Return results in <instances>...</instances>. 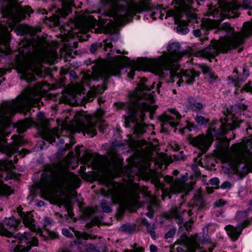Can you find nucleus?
Wrapping results in <instances>:
<instances>
[{
    "label": "nucleus",
    "mask_w": 252,
    "mask_h": 252,
    "mask_svg": "<svg viewBox=\"0 0 252 252\" xmlns=\"http://www.w3.org/2000/svg\"><path fill=\"white\" fill-rule=\"evenodd\" d=\"M136 62L137 63L142 65H146L149 63L148 58L143 57H138Z\"/></svg>",
    "instance_id": "obj_49"
},
{
    "label": "nucleus",
    "mask_w": 252,
    "mask_h": 252,
    "mask_svg": "<svg viewBox=\"0 0 252 252\" xmlns=\"http://www.w3.org/2000/svg\"><path fill=\"white\" fill-rule=\"evenodd\" d=\"M66 210L67 212V214H64L65 218H66V219H68L69 218H72L73 216L74 215L72 210L71 207L69 206L68 205H66Z\"/></svg>",
    "instance_id": "obj_50"
},
{
    "label": "nucleus",
    "mask_w": 252,
    "mask_h": 252,
    "mask_svg": "<svg viewBox=\"0 0 252 252\" xmlns=\"http://www.w3.org/2000/svg\"><path fill=\"white\" fill-rule=\"evenodd\" d=\"M152 183L157 187H160L161 183L158 177L155 176L152 179Z\"/></svg>",
    "instance_id": "obj_58"
},
{
    "label": "nucleus",
    "mask_w": 252,
    "mask_h": 252,
    "mask_svg": "<svg viewBox=\"0 0 252 252\" xmlns=\"http://www.w3.org/2000/svg\"><path fill=\"white\" fill-rule=\"evenodd\" d=\"M200 73L194 69L186 70L185 72V76L186 78V83L189 85H192L195 82V79L199 76Z\"/></svg>",
    "instance_id": "obj_30"
},
{
    "label": "nucleus",
    "mask_w": 252,
    "mask_h": 252,
    "mask_svg": "<svg viewBox=\"0 0 252 252\" xmlns=\"http://www.w3.org/2000/svg\"><path fill=\"white\" fill-rule=\"evenodd\" d=\"M201 26L202 29L206 31L205 36L201 37L202 32L199 29L194 30L193 34L195 37H200L199 40L200 41V44L203 45L205 43L206 41H208L209 40V37L207 35L209 34V31L213 29H219L220 27V24L219 22L215 20L207 19L202 22Z\"/></svg>",
    "instance_id": "obj_13"
},
{
    "label": "nucleus",
    "mask_w": 252,
    "mask_h": 252,
    "mask_svg": "<svg viewBox=\"0 0 252 252\" xmlns=\"http://www.w3.org/2000/svg\"><path fill=\"white\" fill-rule=\"evenodd\" d=\"M251 210V208H249L246 211L237 212L235 217L236 220L240 222H243V223L239 224L237 227L229 225L225 227L227 234L233 241L238 240L243 229L249 225L250 223L247 219Z\"/></svg>",
    "instance_id": "obj_10"
},
{
    "label": "nucleus",
    "mask_w": 252,
    "mask_h": 252,
    "mask_svg": "<svg viewBox=\"0 0 252 252\" xmlns=\"http://www.w3.org/2000/svg\"><path fill=\"white\" fill-rule=\"evenodd\" d=\"M181 240L183 243L186 244L189 241V238L187 234L184 233L181 236Z\"/></svg>",
    "instance_id": "obj_61"
},
{
    "label": "nucleus",
    "mask_w": 252,
    "mask_h": 252,
    "mask_svg": "<svg viewBox=\"0 0 252 252\" xmlns=\"http://www.w3.org/2000/svg\"><path fill=\"white\" fill-rule=\"evenodd\" d=\"M85 249L88 252H100L98 248L91 244H87Z\"/></svg>",
    "instance_id": "obj_43"
},
{
    "label": "nucleus",
    "mask_w": 252,
    "mask_h": 252,
    "mask_svg": "<svg viewBox=\"0 0 252 252\" xmlns=\"http://www.w3.org/2000/svg\"><path fill=\"white\" fill-rule=\"evenodd\" d=\"M63 7L67 6L68 7L65 12L60 8H57L56 5H53L49 8L50 12L55 10V13H53L49 17H45L44 22L50 27H59L61 25V19L65 17L71 12V6L73 4V0H60Z\"/></svg>",
    "instance_id": "obj_8"
},
{
    "label": "nucleus",
    "mask_w": 252,
    "mask_h": 252,
    "mask_svg": "<svg viewBox=\"0 0 252 252\" xmlns=\"http://www.w3.org/2000/svg\"><path fill=\"white\" fill-rule=\"evenodd\" d=\"M146 83H144L139 86V93L137 92L129 93L128 94V99L126 102L117 101L113 104V106L116 108V110L122 109L123 110H157L158 106L154 104L155 102V92L151 93L145 92L151 91L154 89L156 85V90L159 94L160 88L162 83L158 82L157 84L154 82L150 87L147 84V80Z\"/></svg>",
    "instance_id": "obj_3"
},
{
    "label": "nucleus",
    "mask_w": 252,
    "mask_h": 252,
    "mask_svg": "<svg viewBox=\"0 0 252 252\" xmlns=\"http://www.w3.org/2000/svg\"><path fill=\"white\" fill-rule=\"evenodd\" d=\"M135 5H138V4L134 3L132 6L129 7L128 8H127V7L124 5H123V4L120 5L119 6V11L120 12H125V14L123 15H122V16L124 17L127 20L132 21L133 20V18L134 16H133L132 18H130L129 17H128L126 15V13L130 10L131 8L134 7L135 6Z\"/></svg>",
    "instance_id": "obj_35"
},
{
    "label": "nucleus",
    "mask_w": 252,
    "mask_h": 252,
    "mask_svg": "<svg viewBox=\"0 0 252 252\" xmlns=\"http://www.w3.org/2000/svg\"><path fill=\"white\" fill-rule=\"evenodd\" d=\"M60 181L63 185H71L75 181H77L74 174L69 175L66 173H63L61 175ZM78 181H80L79 179Z\"/></svg>",
    "instance_id": "obj_29"
},
{
    "label": "nucleus",
    "mask_w": 252,
    "mask_h": 252,
    "mask_svg": "<svg viewBox=\"0 0 252 252\" xmlns=\"http://www.w3.org/2000/svg\"><path fill=\"white\" fill-rule=\"evenodd\" d=\"M189 141L190 144L198 147L202 154H205L207 151L211 144L204 135L190 138Z\"/></svg>",
    "instance_id": "obj_19"
},
{
    "label": "nucleus",
    "mask_w": 252,
    "mask_h": 252,
    "mask_svg": "<svg viewBox=\"0 0 252 252\" xmlns=\"http://www.w3.org/2000/svg\"><path fill=\"white\" fill-rule=\"evenodd\" d=\"M158 63L164 70H170L173 65L172 59L168 55L161 56Z\"/></svg>",
    "instance_id": "obj_27"
},
{
    "label": "nucleus",
    "mask_w": 252,
    "mask_h": 252,
    "mask_svg": "<svg viewBox=\"0 0 252 252\" xmlns=\"http://www.w3.org/2000/svg\"><path fill=\"white\" fill-rule=\"evenodd\" d=\"M209 83L210 84H213L215 81L218 78V76L215 75V73L213 72L210 73L209 75Z\"/></svg>",
    "instance_id": "obj_52"
},
{
    "label": "nucleus",
    "mask_w": 252,
    "mask_h": 252,
    "mask_svg": "<svg viewBox=\"0 0 252 252\" xmlns=\"http://www.w3.org/2000/svg\"><path fill=\"white\" fill-rule=\"evenodd\" d=\"M173 180V177L169 175H167L164 177L165 182L169 184H172Z\"/></svg>",
    "instance_id": "obj_64"
},
{
    "label": "nucleus",
    "mask_w": 252,
    "mask_h": 252,
    "mask_svg": "<svg viewBox=\"0 0 252 252\" xmlns=\"http://www.w3.org/2000/svg\"><path fill=\"white\" fill-rule=\"evenodd\" d=\"M62 234L65 237L67 238H73V234L70 231V230L66 228H63L62 229Z\"/></svg>",
    "instance_id": "obj_54"
},
{
    "label": "nucleus",
    "mask_w": 252,
    "mask_h": 252,
    "mask_svg": "<svg viewBox=\"0 0 252 252\" xmlns=\"http://www.w3.org/2000/svg\"><path fill=\"white\" fill-rule=\"evenodd\" d=\"M197 128H197V125H194L192 123H191L190 122H188L187 126L184 129H182L181 132L182 133H183V131L186 129H188L189 131H191L193 129H194V130L197 129Z\"/></svg>",
    "instance_id": "obj_47"
},
{
    "label": "nucleus",
    "mask_w": 252,
    "mask_h": 252,
    "mask_svg": "<svg viewBox=\"0 0 252 252\" xmlns=\"http://www.w3.org/2000/svg\"><path fill=\"white\" fill-rule=\"evenodd\" d=\"M19 142H13L11 144H6L2 147L3 152L7 156H11L15 153H19Z\"/></svg>",
    "instance_id": "obj_24"
},
{
    "label": "nucleus",
    "mask_w": 252,
    "mask_h": 252,
    "mask_svg": "<svg viewBox=\"0 0 252 252\" xmlns=\"http://www.w3.org/2000/svg\"><path fill=\"white\" fill-rule=\"evenodd\" d=\"M100 208L103 212L106 213L112 212V209L105 200H103L100 204Z\"/></svg>",
    "instance_id": "obj_41"
},
{
    "label": "nucleus",
    "mask_w": 252,
    "mask_h": 252,
    "mask_svg": "<svg viewBox=\"0 0 252 252\" xmlns=\"http://www.w3.org/2000/svg\"><path fill=\"white\" fill-rule=\"evenodd\" d=\"M187 248L188 252H195L199 248V246L195 243H191L188 245Z\"/></svg>",
    "instance_id": "obj_45"
},
{
    "label": "nucleus",
    "mask_w": 252,
    "mask_h": 252,
    "mask_svg": "<svg viewBox=\"0 0 252 252\" xmlns=\"http://www.w3.org/2000/svg\"><path fill=\"white\" fill-rule=\"evenodd\" d=\"M234 73H236L233 78L231 76H228V80H231L234 84L235 87H239V85L243 83L249 76L250 72L247 67H243L242 73H239L237 71L235 70Z\"/></svg>",
    "instance_id": "obj_21"
},
{
    "label": "nucleus",
    "mask_w": 252,
    "mask_h": 252,
    "mask_svg": "<svg viewBox=\"0 0 252 252\" xmlns=\"http://www.w3.org/2000/svg\"><path fill=\"white\" fill-rule=\"evenodd\" d=\"M40 184L42 189H49L52 184L51 176L46 173L44 172L41 174L40 177Z\"/></svg>",
    "instance_id": "obj_31"
},
{
    "label": "nucleus",
    "mask_w": 252,
    "mask_h": 252,
    "mask_svg": "<svg viewBox=\"0 0 252 252\" xmlns=\"http://www.w3.org/2000/svg\"><path fill=\"white\" fill-rule=\"evenodd\" d=\"M186 210L182 212L176 207L171 208L169 211V217L171 218H175L176 222L178 224H182L183 223V214L186 212Z\"/></svg>",
    "instance_id": "obj_28"
},
{
    "label": "nucleus",
    "mask_w": 252,
    "mask_h": 252,
    "mask_svg": "<svg viewBox=\"0 0 252 252\" xmlns=\"http://www.w3.org/2000/svg\"><path fill=\"white\" fill-rule=\"evenodd\" d=\"M94 97V94L92 91H89L86 95L81 99H77L74 95L71 97L69 94H63L59 99L61 103L69 104L70 106H83L88 102H92Z\"/></svg>",
    "instance_id": "obj_12"
},
{
    "label": "nucleus",
    "mask_w": 252,
    "mask_h": 252,
    "mask_svg": "<svg viewBox=\"0 0 252 252\" xmlns=\"http://www.w3.org/2000/svg\"><path fill=\"white\" fill-rule=\"evenodd\" d=\"M231 187V184L228 181L224 182L220 186V188L222 189H229Z\"/></svg>",
    "instance_id": "obj_56"
},
{
    "label": "nucleus",
    "mask_w": 252,
    "mask_h": 252,
    "mask_svg": "<svg viewBox=\"0 0 252 252\" xmlns=\"http://www.w3.org/2000/svg\"><path fill=\"white\" fill-rule=\"evenodd\" d=\"M102 220V217H101L100 216H95L94 218H93L92 219H91V220L90 222H88L86 224V227L88 228H91L94 225H96L98 226H99V225L101 224Z\"/></svg>",
    "instance_id": "obj_36"
},
{
    "label": "nucleus",
    "mask_w": 252,
    "mask_h": 252,
    "mask_svg": "<svg viewBox=\"0 0 252 252\" xmlns=\"http://www.w3.org/2000/svg\"><path fill=\"white\" fill-rule=\"evenodd\" d=\"M221 29L227 33H230L233 31V29L231 27L230 24L228 22L223 23L221 24Z\"/></svg>",
    "instance_id": "obj_42"
},
{
    "label": "nucleus",
    "mask_w": 252,
    "mask_h": 252,
    "mask_svg": "<svg viewBox=\"0 0 252 252\" xmlns=\"http://www.w3.org/2000/svg\"><path fill=\"white\" fill-rule=\"evenodd\" d=\"M88 111H76L74 116L75 123L77 126L82 129L83 131L90 134L92 133L94 135L96 134V128L97 127V115H102L104 111H96L100 112L95 114L94 116H92L90 114H82L80 112L86 113Z\"/></svg>",
    "instance_id": "obj_7"
},
{
    "label": "nucleus",
    "mask_w": 252,
    "mask_h": 252,
    "mask_svg": "<svg viewBox=\"0 0 252 252\" xmlns=\"http://www.w3.org/2000/svg\"><path fill=\"white\" fill-rule=\"evenodd\" d=\"M17 226L18 221L13 217L5 219L0 223V235L8 237L9 242H18V244L14 248V252H28L32 247L38 245V240L30 233H18L15 235L13 231Z\"/></svg>",
    "instance_id": "obj_4"
},
{
    "label": "nucleus",
    "mask_w": 252,
    "mask_h": 252,
    "mask_svg": "<svg viewBox=\"0 0 252 252\" xmlns=\"http://www.w3.org/2000/svg\"><path fill=\"white\" fill-rule=\"evenodd\" d=\"M202 70L204 74L209 75L210 73L212 72L210 68L207 66H203L202 68Z\"/></svg>",
    "instance_id": "obj_62"
},
{
    "label": "nucleus",
    "mask_w": 252,
    "mask_h": 252,
    "mask_svg": "<svg viewBox=\"0 0 252 252\" xmlns=\"http://www.w3.org/2000/svg\"><path fill=\"white\" fill-rule=\"evenodd\" d=\"M124 252H144V248L142 247H138L137 249H132V250H125Z\"/></svg>",
    "instance_id": "obj_57"
},
{
    "label": "nucleus",
    "mask_w": 252,
    "mask_h": 252,
    "mask_svg": "<svg viewBox=\"0 0 252 252\" xmlns=\"http://www.w3.org/2000/svg\"><path fill=\"white\" fill-rule=\"evenodd\" d=\"M209 13L210 16L215 17L218 14L219 10L216 7L211 6L209 8Z\"/></svg>",
    "instance_id": "obj_51"
},
{
    "label": "nucleus",
    "mask_w": 252,
    "mask_h": 252,
    "mask_svg": "<svg viewBox=\"0 0 252 252\" xmlns=\"http://www.w3.org/2000/svg\"><path fill=\"white\" fill-rule=\"evenodd\" d=\"M145 111H127V115L124 116L125 119V125L126 127H130V123H135L138 125L140 122H143L145 120Z\"/></svg>",
    "instance_id": "obj_17"
},
{
    "label": "nucleus",
    "mask_w": 252,
    "mask_h": 252,
    "mask_svg": "<svg viewBox=\"0 0 252 252\" xmlns=\"http://www.w3.org/2000/svg\"><path fill=\"white\" fill-rule=\"evenodd\" d=\"M237 108L239 109V110H247V106L242 103H238L237 104Z\"/></svg>",
    "instance_id": "obj_60"
},
{
    "label": "nucleus",
    "mask_w": 252,
    "mask_h": 252,
    "mask_svg": "<svg viewBox=\"0 0 252 252\" xmlns=\"http://www.w3.org/2000/svg\"><path fill=\"white\" fill-rule=\"evenodd\" d=\"M231 164L237 171H243L251 165L249 157L246 154L240 153L236 154L231 159Z\"/></svg>",
    "instance_id": "obj_14"
},
{
    "label": "nucleus",
    "mask_w": 252,
    "mask_h": 252,
    "mask_svg": "<svg viewBox=\"0 0 252 252\" xmlns=\"http://www.w3.org/2000/svg\"><path fill=\"white\" fill-rule=\"evenodd\" d=\"M195 120L196 122L200 126H206L209 124L210 121L209 118L198 114L195 117Z\"/></svg>",
    "instance_id": "obj_38"
},
{
    "label": "nucleus",
    "mask_w": 252,
    "mask_h": 252,
    "mask_svg": "<svg viewBox=\"0 0 252 252\" xmlns=\"http://www.w3.org/2000/svg\"><path fill=\"white\" fill-rule=\"evenodd\" d=\"M121 70L119 68H112L107 70H103L100 72L99 77L103 81V88L105 91L107 88L109 80L112 76H121Z\"/></svg>",
    "instance_id": "obj_18"
},
{
    "label": "nucleus",
    "mask_w": 252,
    "mask_h": 252,
    "mask_svg": "<svg viewBox=\"0 0 252 252\" xmlns=\"http://www.w3.org/2000/svg\"><path fill=\"white\" fill-rule=\"evenodd\" d=\"M103 44L104 46L102 48V50H104L105 51H107L108 48L111 49L113 47L112 42L110 41L108 38L104 39Z\"/></svg>",
    "instance_id": "obj_44"
},
{
    "label": "nucleus",
    "mask_w": 252,
    "mask_h": 252,
    "mask_svg": "<svg viewBox=\"0 0 252 252\" xmlns=\"http://www.w3.org/2000/svg\"><path fill=\"white\" fill-rule=\"evenodd\" d=\"M22 49L20 54L23 57L21 59L19 55L16 57L15 68L20 76V79L30 83L38 78L44 76V66L38 64L36 61L31 56V49L33 45L32 39L24 38L20 42Z\"/></svg>",
    "instance_id": "obj_2"
},
{
    "label": "nucleus",
    "mask_w": 252,
    "mask_h": 252,
    "mask_svg": "<svg viewBox=\"0 0 252 252\" xmlns=\"http://www.w3.org/2000/svg\"><path fill=\"white\" fill-rule=\"evenodd\" d=\"M187 107L189 110H200L204 108V105L193 97H189L187 101Z\"/></svg>",
    "instance_id": "obj_25"
},
{
    "label": "nucleus",
    "mask_w": 252,
    "mask_h": 252,
    "mask_svg": "<svg viewBox=\"0 0 252 252\" xmlns=\"http://www.w3.org/2000/svg\"><path fill=\"white\" fill-rule=\"evenodd\" d=\"M135 229V225L129 223L123 224L120 227V231L127 234H132Z\"/></svg>",
    "instance_id": "obj_37"
},
{
    "label": "nucleus",
    "mask_w": 252,
    "mask_h": 252,
    "mask_svg": "<svg viewBox=\"0 0 252 252\" xmlns=\"http://www.w3.org/2000/svg\"><path fill=\"white\" fill-rule=\"evenodd\" d=\"M123 159L120 158H116L112 162V166L113 171L118 172L121 170L123 166Z\"/></svg>",
    "instance_id": "obj_34"
},
{
    "label": "nucleus",
    "mask_w": 252,
    "mask_h": 252,
    "mask_svg": "<svg viewBox=\"0 0 252 252\" xmlns=\"http://www.w3.org/2000/svg\"><path fill=\"white\" fill-rule=\"evenodd\" d=\"M20 209H22V208L19 207L18 208L19 215L22 219L25 225L28 227L32 230L35 231L36 230V226L34 224V220L33 218V215L31 212H27L26 213H25L24 212L21 211Z\"/></svg>",
    "instance_id": "obj_22"
},
{
    "label": "nucleus",
    "mask_w": 252,
    "mask_h": 252,
    "mask_svg": "<svg viewBox=\"0 0 252 252\" xmlns=\"http://www.w3.org/2000/svg\"><path fill=\"white\" fill-rule=\"evenodd\" d=\"M223 116L220 121L213 120L209 124L207 133L211 138L219 140L229 130H232L240 126L241 121L235 117L232 111H222Z\"/></svg>",
    "instance_id": "obj_5"
},
{
    "label": "nucleus",
    "mask_w": 252,
    "mask_h": 252,
    "mask_svg": "<svg viewBox=\"0 0 252 252\" xmlns=\"http://www.w3.org/2000/svg\"><path fill=\"white\" fill-rule=\"evenodd\" d=\"M15 32L17 35L22 36H25L28 34L27 32L21 27H18L15 29Z\"/></svg>",
    "instance_id": "obj_48"
},
{
    "label": "nucleus",
    "mask_w": 252,
    "mask_h": 252,
    "mask_svg": "<svg viewBox=\"0 0 252 252\" xmlns=\"http://www.w3.org/2000/svg\"><path fill=\"white\" fill-rule=\"evenodd\" d=\"M160 9H163L162 5L158 4L155 6H151L147 0H142L140 5H135L134 7L131 8L130 10L126 13V15L132 18L133 16H135L137 14L156 10V11H152L151 14V18L156 20L158 17V15L161 14L160 13Z\"/></svg>",
    "instance_id": "obj_11"
},
{
    "label": "nucleus",
    "mask_w": 252,
    "mask_h": 252,
    "mask_svg": "<svg viewBox=\"0 0 252 252\" xmlns=\"http://www.w3.org/2000/svg\"><path fill=\"white\" fill-rule=\"evenodd\" d=\"M176 232V229L171 228L170 229L165 235V238L168 239L172 238L175 235Z\"/></svg>",
    "instance_id": "obj_55"
},
{
    "label": "nucleus",
    "mask_w": 252,
    "mask_h": 252,
    "mask_svg": "<svg viewBox=\"0 0 252 252\" xmlns=\"http://www.w3.org/2000/svg\"><path fill=\"white\" fill-rule=\"evenodd\" d=\"M58 87V84L42 82L37 86L26 88L15 98L2 100L0 110H34L32 109L43 105L41 98H35L36 88L39 91L47 92L57 89Z\"/></svg>",
    "instance_id": "obj_1"
},
{
    "label": "nucleus",
    "mask_w": 252,
    "mask_h": 252,
    "mask_svg": "<svg viewBox=\"0 0 252 252\" xmlns=\"http://www.w3.org/2000/svg\"><path fill=\"white\" fill-rule=\"evenodd\" d=\"M192 205V208L187 211L189 216L190 217L189 220L190 223H192L194 222L193 219L196 217L198 209L205 208L206 203L203 197L201 195L198 194L194 196Z\"/></svg>",
    "instance_id": "obj_16"
},
{
    "label": "nucleus",
    "mask_w": 252,
    "mask_h": 252,
    "mask_svg": "<svg viewBox=\"0 0 252 252\" xmlns=\"http://www.w3.org/2000/svg\"><path fill=\"white\" fill-rule=\"evenodd\" d=\"M104 45L102 42H96L92 44L90 48L92 54H94L97 50H102Z\"/></svg>",
    "instance_id": "obj_39"
},
{
    "label": "nucleus",
    "mask_w": 252,
    "mask_h": 252,
    "mask_svg": "<svg viewBox=\"0 0 252 252\" xmlns=\"http://www.w3.org/2000/svg\"><path fill=\"white\" fill-rule=\"evenodd\" d=\"M28 128L26 124L20 122L17 127V131L19 133H23L25 132Z\"/></svg>",
    "instance_id": "obj_46"
},
{
    "label": "nucleus",
    "mask_w": 252,
    "mask_h": 252,
    "mask_svg": "<svg viewBox=\"0 0 252 252\" xmlns=\"http://www.w3.org/2000/svg\"><path fill=\"white\" fill-rule=\"evenodd\" d=\"M188 23L185 20H180L179 23L177 26V32L182 34H187L189 32V30L187 27Z\"/></svg>",
    "instance_id": "obj_33"
},
{
    "label": "nucleus",
    "mask_w": 252,
    "mask_h": 252,
    "mask_svg": "<svg viewBox=\"0 0 252 252\" xmlns=\"http://www.w3.org/2000/svg\"><path fill=\"white\" fill-rule=\"evenodd\" d=\"M219 183H220L219 179V178H218L217 177L213 178L209 180V183L210 184V185L215 186V188L216 189H218L219 188Z\"/></svg>",
    "instance_id": "obj_53"
},
{
    "label": "nucleus",
    "mask_w": 252,
    "mask_h": 252,
    "mask_svg": "<svg viewBox=\"0 0 252 252\" xmlns=\"http://www.w3.org/2000/svg\"><path fill=\"white\" fill-rule=\"evenodd\" d=\"M181 45L179 42H172L167 46V51L174 59L181 56Z\"/></svg>",
    "instance_id": "obj_26"
},
{
    "label": "nucleus",
    "mask_w": 252,
    "mask_h": 252,
    "mask_svg": "<svg viewBox=\"0 0 252 252\" xmlns=\"http://www.w3.org/2000/svg\"><path fill=\"white\" fill-rule=\"evenodd\" d=\"M13 193V191L10 187L4 184L2 182L0 183V196L7 198Z\"/></svg>",
    "instance_id": "obj_32"
},
{
    "label": "nucleus",
    "mask_w": 252,
    "mask_h": 252,
    "mask_svg": "<svg viewBox=\"0 0 252 252\" xmlns=\"http://www.w3.org/2000/svg\"><path fill=\"white\" fill-rule=\"evenodd\" d=\"M17 111H0V128L7 126L10 119Z\"/></svg>",
    "instance_id": "obj_23"
},
{
    "label": "nucleus",
    "mask_w": 252,
    "mask_h": 252,
    "mask_svg": "<svg viewBox=\"0 0 252 252\" xmlns=\"http://www.w3.org/2000/svg\"><path fill=\"white\" fill-rule=\"evenodd\" d=\"M107 188V191H103V195L107 197L110 196L111 201L113 204H121L123 196L119 187L113 183H108Z\"/></svg>",
    "instance_id": "obj_15"
},
{
    "label": "nucleus",
    "mask_w": 252,
    "mask_h": 252,
    "mask_svg": "<svg viewBox=\"0 0 252 252\" xmlns=\"http://www.w3.org/2000/svg\"><path fill=\"white\" fill-rule=\"evenodd\" d=\"M75 234L77 237L82 238L85 240H88L89 239H95L97 238L96 236L87 233L81 234L80 232L77 231L75 232Z\"/></svg>",
    "instance_id": "obj_40"
},
{
    "label": "nucleus",
    "mask_w": 252,
    "mask_h": 252,
    "mask_svg": "<svg viewBox=\"0 0 252 252\" xmlns=\"http://www.w3.org/2000/svg\"><path fill=\"white\" fill-rule=\"evenodd\" d=\"M37 120L38 129L42 139L48 142V144H53L56 142L55 136H58V130L49 127L50 123L53 120L45 118L44 113L40 111L37 115Z\"/></svg>",
    "instance_id": "obj_9"
},
{
    "label": "nucleus",
    "mask_w": 252,
    "mask_h": 252,
    "mask_svg": "<svg viewBox=\"0 0 252 252\" xmlns=\"http://www.w3.org/2000/svg\"><path fill=\"white\" fill-rule=\"evenodd\" d=\"M243 43L242 38L235 37L219 48L217 41L212 40L207 47L197 52L196 56L207 59L211 62L212 60L215 59L220 53H227L229 51L238 48Z\"/></svg>",
    "instance_id": "obj_6"
},
{
    "label": "nucleus",
    "mask_w": 252,
    "mask_h": 252,
    "mask_svg": "<svg viewBox=\"0 0 252 252\" xmlns=\"http://www.w3.org/2000/svg\"><path fill=\"white\" fill-rule=\"evenodd\" d=\"M225 204V202L221 199L217 200L215 202V206L218 207L223 206Z\"/></svg>",
    "instance_id": "obj_63"
},
{
    "label": "nucleus",
    "mask_w": 252,
    "mask_h": 252,
    "mask_svg": "<svg viewBox=\"0 0 252 252\" xmlns=\"http://www.w3.org/2000/svg\"><path fill=\"white\" fill-rule=\"evenodd\" d=\"M172 115L166 114L163 115L160 117V119L162 123V126L164 127L169 125L172 128L176 127L178 123L175 122V119L179 120L181 118V115L179 114L178 111H171Z\"/></svg>",
    "instance_id": "obj_20"
},
{
    "label": "nucleus",
    "mask_w": 252,
    "mask_h": 252,
    "mask_svg": "<svg viewBox=\"0 0 252 252\" xmlns=\"http://www.w3.org/2000/svg\"><path fill=\"white\" fill-rule=\"evenodd\" d=\"M0 56L2 58H3L6 56H7L8 54V51L7 49H3L1 47H0Z\"/></svg>",
    "instance_id": "obj_59"
}]
</instances>
